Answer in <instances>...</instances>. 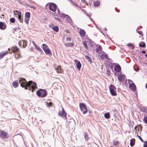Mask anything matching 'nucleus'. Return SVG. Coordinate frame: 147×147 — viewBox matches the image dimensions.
<instances>
[{"instance_id": "nucleus-1", "label": "nucleus", "mask_w": 147, "mask_h": 147, "mask_svg": "<svg viewBox=\"0 0 147 147\" xmlns=\"http://www.w3.org/2000/svg\"><path fill=\"white\" fill-rule=\"evenodd\" d=\"M19 81L21 87L24 88L25 89L32 91V92L34 91L37 86L35 82L29 81L28 82L25 79L22 78H20Z\"/></svg>"}, {"instance_id": "nucleus-2", "label": "nucleus", "mask_w": 147, "mask_h": 147, "mask_svg": "<svg viewBox=\"0 0 147 147\" xmlns=\"http://www.w3.org/2000/svg\"><path fill=\"white\" fill-rule=\"evenodd\" d=\"M79 107L81 111L83 114H85L87 113V108L85 104L83 103H80Z\"/></svg>"}, {"instance_id": "nucleus-3", "label": "nucleus", "mask_w": 147, "mask_h": 147, "mask_svg": "<svg viewBox=\"0 0 147 147\" xmlns=\"http://www.w3.org/2000/svg\"><path fill=\"white\" fill-rule=\"evenodd\" d=\"M49 9L52 11L54 12V14L55 13L57 9V6L55 4L51 3L49 4Z\"/></svg>"}, {"instance_id": "nucleus-4", "label": "nucleus", "mask_w": 147, "mask_h": 147, "mask_svg": "<svg viewBox=\"0 0 147 147\" xmlns=\"http://www.w3.org/2000/svg\"><path fill=\"white\" fill-rule=\"evenodd\" d=\"M9 135L3 130H0V138H7L9 137Z\"/></svg>"}, {"instance_id": "nucleus-5", "label": "nucleus", "mask_w": 147, "mask_h": 147, "mask_svg": "<svg viewBox=\"0 0 147 147\" xmlns=\"http://www.w3.org/2000/svg\"><path fill=\"white\" fill-rule=\"evenodd\" d=\"M109 89L112 95L115 96L117 95V93L115 90L116 88L113 85H111L109 86Z\"/></svg>"}, {"instance_id": "nucleus-6", "label": "nucleus", "mask_w": 147, "mask_h": 147, "mask_svg": "<svg viewBox=\"0 0 147 147\" xmlns=\"http://www.w3.org/2000/svg\"><path fill=\"white\" fill-rule=\"evenodd\" d=\"M60 17L63 18V19L65 18V20L67 22L71 23L72 22V21L70 17L67 15H65L64 13H62L61 16Z\"/></svg>"}, {"instance_id": "nucleus-7", "label": "nucleus", "mask_w": 147, "mask_h": 147, "mask_svg": "<svg viewBox=\"0 0 147 147\" xmlns=\"http://www.w3.org/2000/svg\"><path fill=\"white\" fill-rule=\"evenodd\" d=\"M58 115L61 117H66V113L65 112L63 108H62V113H61L60 111L58 113Z\"/></svg>"}, {"instance_id": "nucleus-8", "label": "nucleus", "mask_w": 147, "mask_h": 147, "mask_svg": "<svg viewBox=\"0 0 147 147\" xmlns=\"http://www.w3.org/2000/svg\"><path fill=\"white\" fill-rule=\"evenodd\" d=\"M102 52L103 53H102L100 56L101 59L102 60H105L107 59H108L107 54L103 51H102Z\"/></svg>"}, {"instance_id": "nucleus-9", "label": "nucleus", "mask_w": 147, "mask_h": 147, "mask_svg": "<svg viewBox=\"0 0 147 147\" xmlns=\"http://www.w3.org/2000/svg\"><path fill=\"white\" fill-rule=\"evenodd\" d=\"M125 78V76L122 74H119L118 77V79L120 82H121L124 80V78Z\"/></svg>"}, {"instance_id": "nucleus-10", "label": "nucleus", "mask_w": 147, "mask_h": 147, "mask_svg": "<svg viewBox=\"0 0 147 147\" xmlns=\"http://www.w3.org/2000/svg\"><path fill=\"white\" fill-rule=\"evenodd\" d=\"M114 70L117 72H119L121 70V67L119 65H117L115 66Z\"/></svg>"}, {"instance_id": "nucleus-11", "label": "nucleus", "mask_w": 147, "mask_h": 147, "mask_svg": "<svg viewBox=\"0 0 147 147\" xmlns=\"http://www.w3.org/2000/svg\"><path fill=\"white\" fill-rule=\"evenodd\" d=\"M75 62L76 63V67L77 69L80 70L81 67V64L80 62L79 61H78L76 60H75Z\"/></svg>"}, {"instance_id": "nucleus-12", "label": "nucleus", "mask_w": 147, "mask_h": 147, "mask_svg": "<svg viewBox=\"0 0 147 147\" xmlns=\"http://www.w3.org/2000/svg\"><path fill=\"white\" fill-rule=\"evenodd\" d=\"M47 95V91L45 89H42V94L41 97H45Z\"/></svg>"}, {"instance_id": "nucleus-13", "label": "nucleus", "mask_w": 147, "mask_h": 147, "mask_svg": "<svg viewBox=\"0 0 147 147\" xmlns=\"http://www.w3.org/2000/svg\"><path fill=\"white\" fill-rule=\"evenodd\" d=\"M102 48L101 46L100 45H98V47L96 48V52L98 53H101L100 51H102Z\"/></svg>"}, {"instance_id": "nucleus-14", "label": "nucleus", "mask_w": 147, "mask_h": 147, "mask_svg": "<svg viewBox=\"0 0 147 147\" xmlns=\"http://www.w3.org/2000/svg\"><path fill=\"white\" fill-rule=\"evenodd\" d=\"M6 25L3 22H0V28L1 29L4 30L6 28Z\"/></svg>"}, {"instance_id": "nucleus-15", "label": "nucleus", "mask_w": 147, "mask_h": 147, "mask_svg": "<svg viewBox=\"0 0 147 147\" xmlns=\"http://www.w3.org/2000/svg\"><path fill=\"white\" fill-rule=\"evenodd\" d=\"M79 33L80 35L82 37L84 36L86 34L85 31L84 30L82 29H80L79 32Z\"/></svg>"}, {"instance_id": "nucleus-16", "label": "nucleus", "mask_w": 147, "mask_h": 147, "mask_svg": "<svg viewBox=\"0 0 147 147\" xmlns=\"http://www.w3.org/2000/svg\"><path fill=\"white\" fill-rule=\"evenodd\" d=\"M131 90L134 91L136 90V87L134 83H133L132 84L129 86Z\"/></svg>"}, {"instance_id": "nucleus-17", "label": "nucleus", "mask_w": 147, "mask_h": 147, "mask_svg": "<svg viewBox=\"0 0 147 147\" xmlns=\"http://www.w3.org/2000/svg\"><path fill=\"white\" fill-rule=\"evenodd\" d=\"M11 50L13 53H14L18 52L19 50V49L17 47H12Z\"/></svg>"}, {"instance_id": "nucleus-18", "label": "nucleus", "mask_w": 147, "mask_h": 147, "mask_svg": "<svg viewBox=\"0 0 147 147\" xmlns=\"http://www.w3.org/2000/svg\"><path fill=\"white\" fill-rule=\"evenodd\" d=\"M52 29L54 31L56 32H58L59 31V28L57 26H54L52 27Z\"/></svg>"}, {"instance_id": "nucleus-19", "label": "nucleus", "mask_w": 147, "mask_h": 147, "mask_svg": "<svg viewBox=\"0 0 147 147\" xmlns=\"http://www.w3.org/2000/svg\"><path fill=\"white\" fill-rule=\"evenodd\" d=\"M93 3L94 6L95 7H97L100 4V3L99 1H98V0H97L96 1H95Z\"/></svg>"}, {"instance_id": "nucleus-20", "label": "nucleus", "mask_w": 147, "mask_h": 147, "mask_svg": "<svg viewBox=\"0 0 147 147\" xmlns=\"http://www.w3.org/2000/svg\"><path fill=\"white\" fill-rule=\"evenodd\" d=\"M9 52V51H6L4 53H0V59L2 58L5 55L8 54Z\"/></svg>"}, {"instance_id": "nucleus-21", "label": "nucleus", "mask_w": 147, "mask_h": 147, "mask_svg": "<svg viewBox=\"0 0 147 147\" xmlns=\"http://www.w3.org/2000/svg\"><path fill=\"white\" fill-rule=\"evenodd\" d=\"M36 93L37 96H38L39 97H41L42 94V89H40V90L37 91L36 92Z\"/></svg>"}, {"instance_id": "nucleus-22", "label": "nucleus", "mask_w": 147, "mask_h": 147, "mask_svg": "<svg viewBox=\"0 0 147 147\" xmlns=\"http://www.w3.org/2000/svg\"><path fill=\"white\" fill-rule=\"evenodd\" d=\"M42 46L43 47V49L44 51L47 49H49L48 46L45 44H42Z\"/></svg>"}, {"instance_id": "nucleus-23", "label": "nucleus", "mask_w": 147, "mask_h": 147, "mask_svg": "<svg viewBox=\"0 0 147 147\" xmlns=\"http://www.w3.org/2000/svg\"><path fill=\"white\" fill-rule=\"evenodd\" d=\"M47 107H51L53 106V104L51 102H46Z\"/></svg>"}, {"instance_id": "nucleus-24", "label": "nucleus", "mask_w": 147, "mask_h": 147, "mask_svg": "<svg viewBox=\"0 0 147 147\" xmlns=\"http://www.w3.org/2000/svg\"><path fill=\"white\" fill-rule=\"evenodd\" d=\"M139 46L141 47H146V45L144 42H142L139 44Z\"/></svg>"}, {"instance_id": "nucleus-25", "label": "nucleus", "mask_w": 147, "mask_h": 147, "mask_svg": "<svg viewBox=\"0 0 147 147\" xmlns=\"http://www.w3.org/2000/svg\"><path fill=\"white\" fill-rule=\"evenodd\" d=\"M84 138L86 140L88 141L89 138L86 132L84 134Z\"/></svg>"}, {"instance_id": "nucleus-26", "label": "nucleus", "mask_w": 147, "mask_h": 147, "mask_svg": "<svg viewBox=\"0 0 147 147\" xmlns=\"http://www.w3.org/2000/svg\"><path fill=\"white\" fill-rule=\"evenodd\" d=\"M44 51L45 52V53L47 55H48L49 54H52L51 52V51L49 49V48L48 49H47V50H46Z\"/></svg>"}, {"instance_id": "nucleus-27", "label": "nucleus", "mask_w": 147, "mask_h": 147, "mask_svg": "<svg viewBox=\"0 0 147 147\" xmlns=\"http://www.w3.org/2000/svg\"><path fill=\"white\" fill-rule=\"evenodd\" d=\"M18 82H14L13 83V86L15 88H16L18 86Z\"/></svg>"}, {"instance_id": "nucleus-28", "label": "nucleus", "mask_w": 147, "mask_h": 147, "mask_svg": "<svg viewBox=\"0 0 147 147\" xmlns=\"http://www.w3.org/2000/svg\"><path fill=\"white\" fill-rule=\"evenodd\" d=\"M65 45L66 47H72L74 46V44L73 43H66L65 44Z\"/></svg>"}, {"instance_id": "nucleus-29", "label": "nucleus", "mask_w": 147, "mask_h": 147, "mask_svg": "<svg viewBox=\"0 0 147 147\" xmlns=\"http://www.w3.org/2000/svg\"><path fill=\"white\" fill-rule=\"evenodd\" d=\"M142 127L140 126V125H138V127H137L136 126L135 128L134 129L136 130L135 132L136 133V131L137 130V129H138V130L139 131L140 129L141 130H142Z\"/></svg>"}, {"instance_id": "nucleus-30", "label": "nucleus", "mask_w": 147, "mask_h": 147, "mask_svg": "<svg viewBox=\"0 0 147 147\" xmlns=\"http://www.w3.org/2000/svg\"><path fill=\"white\" fill-rule=\"evenodd\" d=\"M30 16V13L29 12H26L25 14V17L26 18H29Z\"/></svg>"}, {"instance_id": "nucleus-31", "label": "nucleus", "mask_w": 147, "mask_h": 147, "mask_svg": "<svg viewBox=\"0 0 147 147\" xmlns=\"http://www.w3.org/2000/svg\"><path fill=\"white\" fill-rule=\"evenodd\" d=\"M141 111L147 113V108L145 107H143L141 108Z\"/></svg>"}, {"instance_id": "nucleus-32", "label": "nucleus", "mask_w": 147, "mask_h": 147, "mask_svg": "<svg viewBox=\"0 0 147 147\" xmlns=\"http://www.w3.org/2000/svg\"><path fill=\"white\" fill-rule=\"evenodd\" d=\"M85 58L88 60V61L89 62L91 63L92 60L89 56L88 55H85Z\"/></svg>"}, {"instance_id": "nucleus-33", "label": "nucleus", "mask_w": 147, "mask_h": 147, "mask_svg": "<svg viewBox=\"0 0 147 147\" xmlns=\"http://www.w3.org/2000/svg\"><path fill=\"white\" fill-rule=\"evenodd\" d=\"M113 145L115 146H117L119 143V142L117 141H113Z\"/></svg>"}, {"instance_id": "nucleus-34", "label": "nucleus", "mask_w": 147, "mask_h": 147, "mask_svg": "<svg viewBox=\"0 0 147 147\" xmlns=\"http://www.w3.org/2000/svg\"><path fill=\"white\" fill-rule=\"evenodd\" d=\"M106 119H108L110 117L109 113H107L105 114L104 115Z\"/></svg>"}, {"instance_id": "nucleus-35", "label": "nucleus", "mask_w": 147, "mask_h": 147, "mask_svg": "<svg viewBox=\"0 0 147 147\" xmlns=\"http://www.w3.org/2000/svg\"><path fill=\"white\" fill-rule=\"evenodd\" d=\"M22 42L23 43V47H25L27 45V41L25 40H22Z\"/></svg>"}, {"instance_id": "nucleus-36", "label": "nucleus", "mask_w": 147, "mask_h": 147, "mask_svg": "<svg viewBox=\"0 0 147 147\" xmlns=\"http://www.w3.org/2000/svg\"><path fill=\"white\" fill-rule=\"evenodd\" d=\"M18 19L20 22L22 23L23 22V20L21 16L18 17Z\"/></svg>"}, {"instance_id": "nucleus-37", "label": "nucleus", "mask_w": 147, "mask_h": 147, "mask_svg": "<svg viewBox=\"0 0 147 147\" xmlns=\"http://www.w3.org/2000/svg\"><path fill=\"white\" fill-rule=\"evenodd\" d=\"M127 46L131 47L132 48V49H134V45L131 43H129L127 44Z\"/></svg>"}, {"instance_id": "nucleus-38", "label": "nucleus", "mask_w": 147, "mask_h": 147, "mask_svg": "<svg viewBox=\"0 0 147 147\" xmlns=\"http://www.w3.org/2000/svg\"><path fill=\"white\" fill-rule=\"evenodd\" d=\"M83 45L85 47V48L86 49H88V46L86 41H84L83 42Z\"/></svg>"}, {"instance_id": "nucleus-39", "label": "nucleus", "mask_w": 147, "mask_h": 147, "mask_svg": "<svg viewBox=\"0 0 147 147\" xmlns=\"http://www.w3.org/2000/svg\"><path fill=\"white\" fill-rule=\"evenodd\" d=\"M30 20V18H25L24 21L25 23L27 24H28V21Z\"/></svg>"}, {"instance_id": "nucleus-40", "label": "nucleus", "mask_w": 147, "mask_h": 147, "mask_svg": "<svg viewBox=\"0 0 147 147\" xmlns=\"http://www.w3.org/2000/svg\"><path fill=\"white\" fill-rule=\"evenodd\" d=\"M17 14L18 15V17H19L20 16H21V12L20 11H18L16 10V11Z\"/></svg>"}, {"instance_id": "nucleus-41", "label": "nucleus", "mask_w": 147, "mask_h": 147, "mask_svg": "<svg viewBox=\"0 0 147 147\" xmlns=\"http://www.w3.org/2000/svg\"><path fill=\"white\" fill-rule=\"evenodd\" d=\"M35 47L40 52H42V51L41 49L39 47L37 46V45L35 46Z\"/></svg>"}, {"instance_id": "nucleus-42", "label": "nucleus", "mask_w": 147, "mask_h": 147, "mask_svg": "<svg viewBox=\"0 0 147 147\" xmlns=\"http://www.w3.org/2000/svg\"><path fill=\"white\" fill-rule=\"evenodd\" d=\"M10 22L12 23H14L15 22V19L14 18H11L10 19Z\"/></svg>"}, {"instance_id": "nucleus-43", "label": "nucleus", "mask_w": 147, "mask_h": 147, "mask_svg": "<svg viewBox=\"0 0 147 147\" xmlns=\"http://www.w3.org/2000/svg\"><path fill=\"white\" fill-rule=\"evenodd\" d=\"M128 83L129 84V86L131 85L133 83V81L129 79L128 80Z\"/></svg>"}, {"instance_id": "nucleus-44", "label": "nucleus", "mask_w": 147, "mask_h": 147, "mask_svg": "<svg viewBox=\"0 0 147 147\" xmlns=\"http://www.w3.org/2000/svg\"><path fill=\"white\" fill-rule=\"evenodd\" d=\"M57 9V13L56 14V15L60 17V16L62 14H61L60 12L59 11V10L58 8Z\"/></svg>"}, {"instance_id": "nucleus-45", "label": "nucleus", "mask_w": 147, "mask_h": 147, "mask_svg": "<svg viewBox=\"0 0 147 147\" xmlns=\"http://www.w3.org/2000/svg\"><path fill=\"white\" fill-rule=\"evenodd\" d=\"M130 144L131 146H133L134 144V143L132 139H131L130 140Z\"/></svg>"}, {"instance_id": "nucleus-46", "label": "nucleus", "mask_w": 147, "mask_h": 147, "mask_svg": "<svg viewBox=\"0 0 147 147\" xmlns=\"http://www.w3.org/2000/svg\"><path fill=\"white\" fill-rule=\"evenodd\" d=\"M143 147H147V141H145L144 142Z\"/></svg>"}, {"instance_id": "nucleus-47", "label": "nucleus", "mask_w": 147, "mask_h": 147, "mask_svg": "<svg viewBox=\"0 0 147 147\" xmlns=\"http://www.w3.org/2000/svg\"><path fill=\"white\" fill-rule=\"evenodd\" d=\"M111 72L109 70H107V73L106 74H107L108 75H110L111 74Z\"/></svg>"}, {"instance_id": "nucleus-48", "label": "nucleus", "mask_w": 147, "mask_h": 147, "mask_svg": "<svg viewBox=\"0 0 147 147\" xmlns=\"http://www.w3.org/2000/svg\"><path fill=\"white\" fill-rule=\"evenodd\" d=\"M137 136L138 138L140 139L141 140V141L142 142H144V141L143 140V139L141 138L138 135H137Z\"/></svg>"}, {"instance_id": "nucleus-49", "label": "nucleus", "mask_w": 147, "mask_h": 147, "mask_svg": "<svg viewBox=\"0 0 147 147\" xmlns=\"http://www.w3.org/2000/svg\"><path fill=\"white\" fill-rule=\"evenodd\" d=\"M138 33L140 35H141L142 36H143L142 32V31H137Z\"/></svg>"}, {"instance_id": "nucleus-50", "label": "nucleus", "mask_w": 147, "mask_h": 147, "mask_svg": "<svg viewBox=\"0 0 147 147\" xmlns=\"http://www.w3.org/2000/svg\"><path fill=\"white\" fill-rule=\"evenodd\" d=\"M144 122L147 124V117H146L144 118Z\"/></svg>"}, {"instance_id": "nucleus-51", "label": "nucleus", "mask_w": 147, "mask_h": 147, "mask_svg": "<svg viewBox=\"0 0 147 147\" xmlns=\"http://www.w3.org/2000/svg\"><path fill=\"white\" fill-rule=\"evenodd\" d=\"M20 56V54H17L15 55V57L16 59H18Z\"/></svg>"}, {"instance_id": "nucleus-52", "label": "nucleus", "mask_w": 147, "mask_h": 147, "mask_svg": "<svg viewBox=\"0 0 147 147\" xmlns=\"http://www.w3.org/2000/svg\"><path fill=\"white\" fill-rule=\"evenodd\" d=\"M27 5L28 6V7H30L31 8H32L34 9H36V7H34V6H31L30 5Z\"/></svg>"}, {"instance_id": "nucleus-53", "label": "nucleus", "mask_w": 147, "mask_h": 147, "mask_svg": "<svg viewBox=\"0 0 147 147\" xmlns=\"http://www.w3.org/2000/svg\"><path fill=\"white\" fill-rule=\"evenodd\" d=\"M66 40L67 41H68V40L70 41L71 40V38L70 37L68 38L67 37L66 38Z\"/></svg>"}, {"instance_id": "nucleus-54", "label": "nucleus", "mask_w": 147, "mask_h": 147, "mask_svg": "<svg viewBox=\"0 0 147 147\" xmlns=\"http://www.w3.org/2000/svg\"><path fill=\"white\" fill-rule=\"evenodd\" d=\"M81 1L86 4H87V2L85 0H81Z\"/></svg>"}, {"instance_id": "nucleus-55", "label": "nucleus", "mask_w": 147, "mask_h": 147, "mask_svg": "<svg viewBox=\"0 0 147 147\" xmlns=\"http://www.w3.org/2000/svg\"><path fill=\"white\" fill-rule=\"evenodd\" d=\"M20 28L19 27H16V30H17L19 31L20 30Z\"/></svg>"}, {"instance_id": "nucleus-56", "label": "nucleus", "mask_w": 147, "mask_h": 147, "mask_svg": "<svg viewBox=\"0 0 147 147\" xmlns=\"http://www.w3.org/2000/svg\"><path fill=\"white\" fill-rule=\"evenodd\" d=\"M61 67L59 66V67H58L57 68H56L55 69L56 70H57V69L58 70H60L61 69Z\"/></svg>"}, {"instance_id": "nucleus-57", "label": "nucleus", "mask_w": 147, "mask_h": 147, "mask_svg": "<svg viewBox=\"0 0 147 147\" xmlns=\"http://www.w3.org/2000/svg\"><path fill=\"white\" fill-rule=\"evenodd\" d=\"M111 112H117V110L115 109L111 111Z\"/></svg>"}, {"instance_id": "nucleus-58", "label": "nucleus", "mask_w": 147, "mask_h": 147, "mask_svg": "<svg viewBox=\"0 0 147 147\" xmlns=\"http://www.w3.org/2000/svg\"><path fill=\"white\" fill-rule=\"evenodd\" d=\"M32 43L34 45V47L36 45L35 44V42H34V41H32Z\"/></svg>"}, {"instance_id": "nucleus-59", "label": "nucleus", "mask_w": 147, "mask_h": 147, "mask_svg": "<svg viewBox=\"0 0 147 147\" xmlns=\"http://www.w3.org/2000/svg\"><path fill=\"white\" fill-rule=\"evenodd\" d=\"M57 71V72L58 73H59L61 72V71L60 70H56Z\"/></svg>"}, {"instance_id": "nucleus-60", "label": "nucleus", "mask_w": 147, "mask_h": 147, "mask_svg": "<svg viewBox=\"0 0 147 147\" xmlns=\"http://www.w3.org/2000/svg\"><path fill=\"white\" fill-rule=\"evenodd\" d=\"M142 53H146V51H144V50H143L142 51Z\"/></svg>"}, {"instance_id": "nucleus-61", "label": "nucleus", "mask_w": 147, "mask_h": 147, "mask_svg": "<svg viewBox=\"0 0 147 147\" xmlns=\"http://www.w3.org/2000/svg\"><path fill=\"white\" fill-rule=\"evenodd\" d=\"M145 87L147 89V83H146V84L145 85Z\"/></svg>"}, {"instance_id": "nucleus-62", "label": "nucleus", "mask_w": 147, "mask_h": 147, "mask_svg": "<svg viewBox=\"0 0 147 147\" xmlns=\"http://www.w3.org/2000/svg\"><path fill=\"white\" fill-rule=\"evenodd\" d=\"M22 44V42H21V41L20 42H19V44L20 45V44H21V45Z\"/></svg>"}, {"instance_id": "nucleus-63", "label": "nucleus", "mask_w": 147, "mask_h": 147, "mask_svg": "<svg viewBox=\"0 0 147 147\" xmlns=\"http://www.w3.org/2000/svg\"><path fill=\"white\" fill-rule=\"evenodd\" d=\"M30 3H34V2H33V1H30Z\"/></svg>"}, {"instance_id": "nucleus-64", "label": "nucleus", "mask_w": 147, "mask_h": 147, "mask_svg": "<svg viewBox=\"0 0 147 147\" xmlns=\"http://www.w3.org/2000/svg\"><path fill=\"white\" fill-rule=\"evenodd\" d=\"M85 52H86V53L87 54H88V52L87 51H85Z\"/></svg>"}]
</instances>
